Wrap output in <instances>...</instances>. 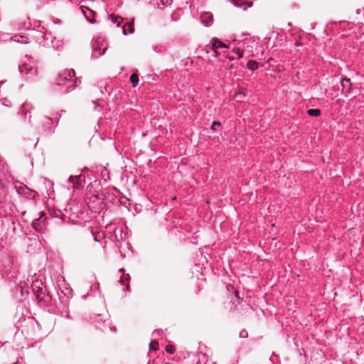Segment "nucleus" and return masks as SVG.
I'll use <instances>...</instances> for the list:
<instances>
[{"instance_id":"2","label":"nucleus","mask_w":364,"mask_h":364,"mask_svg":"<svg viewBox=\"0 0 364 364\" xmlns=\"http://www.w3.org/2000/svg\"><path fill=\"white\" fill-rule=\"evenodd\" d=\"M26 58L28 61L19 65L18 70L26 79L32 80L38 75V69L35 63L31 61V58L27 55Z\"/></svg>"},{"instance_id":"1","label":"nucleus","mask_w":364,"mask_h":364,"mask_svg":"<svg viewBox=\"0 0 364 364\" xmlns=\"http://www.w3.org/2000/svg\"><path fill=\"white\" fill-rule=\"evenodd\" d=\"M80 81L75 77L74 70H65L59 73L55 82L52 85V90L57 93L65 94L77 87Z\"/></svg>"},{"instance_id":"7","label":"nucleus","mask_w":364,"mask_h":364,"mask_svg":"<svg viewBox=\"0 0 364 364\" xmlns=\"http://www.w3.org/2000/svg\"><path fill=\"white\" fill-rule=\"evenodd\" d=\"M80 9L87 21H89L91 23H93L95 22V21L94 19V16L95 15V11H93L92 10H91L84 6H82L80 7Z\"/></svg>"},{"instance_id":"27","label":"nucleus","mask_w":364,"mask_h":364,"mask_svg":"<svg viewBox=\"0 0 364 364\" xmlns=\"http://www.w3.org/2000/svg\"><path fill=\"white\" fill-rule=\"evenodd\" d=\"M161 333V330H155L154 332H153V335L154 336H156V335H159Z\"/></svg>"},{"instance_id":"9","label":"nucleus","mask_w":364,"mask_h":364,"mask_svg":"<svg viewBox=\"0 0 364 364\" xmlns=\"http://www.w3.org/2000/svg\"><path fill=\"white\" fill-rule=\"evenodd\" d=\"M210 46L211 49L214 50L215 55H218V53L217 52L218 48H227L226 45L220 41L218 38H213L210 41Z\"/></svg>"},{"instance_id":"26","label":"nucleus","mask_w":364,"mask_h":364,"mask_svg":"<svg viewBox=\"0 0 364 364\" xmlns=\"http://www.w3.org/2000/svg\"><path fill=\"white\" fill-rule=\"evenodd\" d=\"M93 235H94L95 241H99L100 240L99 236H98L99 233H97V234L93 233Z\"/></svg>"},{"instance_id":"28","label":"nucleus","mask_w":364,"mask_h":364,"mask_svg":"<svg viewBox=\"0 0 364 364\" xmlns=\"http://www.w3.org/2000/svg\"><path fill=\"white\" fill-rule=\"evenodd\" d=\"M129 277L127 276V284H126V285H127V290H128V289H129Z\"/></svg>"},{"instance_id":"12","label":"nucleus","mask_w":364,"mask_h":364,"mask_svg":"<svg viewBox=\"0 0 364 364\" xmlns=\"http://www.w3.org/2000/svg\"><path fill=\"white\" fill-rule=\"evenodd\" d=\"M122 32L124 35L132 34L134 32V19L124 26Z\"/></svg>"},{"instance_id":"8","label":"nucleus","mask_w":364,"mask_h":364,"mask_svg":"<svg viewBox=\"0 0 364 364\" xmlns=\"http://www.w3.org/2000/svg\"><path fill=\"white\" fill-rule=\"evenodd\" d=\"M341 85L342 87V92L345 95H347L348 93L350 92L351 87H352V83L350 82V79L344 77L342 79L341 82Z\"/></svg>"},{"instance_id":"13","label":"nucleus","mask_w":364,"mask_h":364,"mask_svg":"<svg viewBox=\"0 0 364 364\" xmlns=\"http://www.w3.org/2000/svg\"><path fill=\"white\" fill-rule=\"evenodd\" d=\"M13 40L16 42H18L21 43H28V38L26 36H15L13 37Z\"/></svg>"},{"instance_id":"24","label":"nucleus","mask_w":364,"mask_h":364,"mask_svg":"<svg viewBox=\"0 0 364 364\" xmlns=\"http://www.w3.org/2000/svg\"><path fill=\"white\" fill-rule=\"evenodd\" d=\"M220 122H218V121H215V122H213V123L212 124L211 129L215 130V129L216 126H220Z\"/></svg>"},{"instance_id":"30","label":"nucleus","mask_w":364,"mask_h":364,"mask_svg":"<svg viewBox=\"0 0 364 364\" xmlns=\"http://www.w3.org/2000/svg\"><path fill=\"white\" fill-rule=\"evenodd\" d=\"M40 282L38 281H36V282L34 283V285L36 286L38 284H39Z\"/></svg>"},{"instance_id":"29","label":"nucleus","mask_w":364,"mask_h":364,"mask_svg":"<svg viewBox=\"0 0 364 364\" xmlns=\"http://www.w3.org/2000/svg\"><path fill=\"white\" fill-rule=\"evenodd\" d=\"M120 282H122V285H125L124 279L121 278Z\"/></svg>"},{"instance_id":"14","label":"nucleus","mask_w":364,"mask_h":364,"mask_svg":"<svg viewBox=\"0 0 364 364\" xmlns=\"http://www.w3.org/2000/svg\"><path fill=\"white\" fill-rule=\"evenodd\" d=\"M109 18L114 23H116L117 26H119L123 21V19L121 17L116 16L114 15L109 16Z\"/></svg>"},{"instance_id":"6","label":"nucleus","mask_w":364,"mask_h":364,"mask_svg":"<svg viewBox=\"0 0 364 364\" xmlns=\"http://www.w3.org/2000/svg\"><path fill=\"white\" fill-rule=\"evenodd\" d=\"M43 215L44 213H41V216L32 223L33 228L37 232H41L46 228L45 219L42 218Z\"/></svg>"},{"instance_id":"18","label":"nucleus","mask_w":364,"mask_h":364,"mask_svg":"<svg viewBox=\"0 0 364 364\" xmlns=\"http://www.w3.org/2000/svg\"><path fill=\"white\" fill-rule=\"evenodd\" d=\"M245 94L243 92H237L235 95V98L237 100V101H242L243 100V98L245 97Z\"/></svg>"},{"instance_id":"11","label":"nucleus","mask_w":364,"mask_h":364,"mask_svg":"<svg viewBox=\"0 0 364 364\" xmlns=\"http://www.w3.org/2000/svg\"><path fill=\"white\" fill-rule=\"evenodd\" d=\"M68 183H72L74 189H78L82 186L80 176H70L68 179Z\"/></svg>"},{"instance_id":"5","label":"nucleus","mask_w":364,"mask_h":364,"mask_svg":"<svg viewBox=\"0 0 364 364\" xmlns=\"http://www.w3.org/2000/svg\"><path fill=\"white\" fill-rule=\"evenodd\" d=\"M33 109V107L28 102H25L23 104L21 108L18 112V114L21 115L24 119L28 118V123H31V110Z\"/></svg>"},{"instance_id":"15","label":"nucleus","mask_w":364,"mask_h":364,"mask_svg":"<svg viewBox=\"0 0 364 364\" xmlns=\"http://www.w3.org/2000/svg\"><path fill=\"white\" fill-rule=\"evenodd\" d=\"M247 67L251 70H255L258 68V63L255 60H249Z\"/></svg>"},{"instance_id":"20","label":"nucleus","mask_w":364,"mask_h":364,"mask_svg":"<svg viewBox=\"0 0 364 364\" xmlns=\"http://www.w3.org/2000/svg\"><path fill=\"white\" fill-rule=\"evenodd\" d=\"M158 346V342L156 341H152L150 343H149V348L151 349H152L153 350H157V346Z\"/></svg>"},{"instance_id":"16","label":"nucleus","mask_w":364,"mask_h":364,"mask_svg":"<svg viewBox=\"0 0 364 364\" xmlns=\"http://www.w3.org/2000/svg\"><path fill=\"white\" fill-rule=\"evenodd\" d=\"M130 81L133 85V87H136L139 82V77L136 73H133L130 76Z\"/></svg>"},{"instance_id":"23","label":"nucleus","mask_w":364,"mask_h":364,"mask_svg":"<svg viewBox=\"0 0 364 364\" xmlns=\"http://www.w3.org/2000/svg\"><path fill=\"white\" fill-rule=\"evenodd\" d=\"M166 351L170 354H172L174 353V349L171 346L168 345L166 346Z\"/></svg>"},{"instance_id":"3","label":"nucleus","mask_w":364,"mask_h":364,"mask_svg":"<svg viewBox=\"0 0 364 364\" xmlns=\"http://www.w3.org/2000/svg\"><path fill=\"white\" fill-rule=\"evenodd\" d=\"M39 29L34 31L33 37L36 38V41L43 46H47L48 44V41H51L52 36L50 33H46L45 31V28L43 27L41 28L39 25L38 26Z\"/></svg>"},{"instance_id":"19","label":"nucleus","mask_w":364,"mask_h":364,"mask_svg":"<svg viewBox=\"0 0 364 364\" xmlns=\"http://www.w3.org/2000/svg\"><path fill=\"white\" fill-rule=\"evenodd\" d=\"M232 51L238 55V58H240L243 55V52L239 48H234Z\"/></svg>"},{"instance_id":"17","label":"nucleus","mask_w":364,"mask_h":364,"mask_svg":"<svg viewBox=\"0 0 364 364\" xmlns=\"http://www.w3.org/2000/svg\"><path fill=\"white\" fill-rule=\"evenodd\" d=\"M307 114L311 117H318L321 114V110L318 109H310L307 111Z\"/></svg>"},{"instance_id":"4","label":"nucleus","mask_w":364,"mask_h":364,"mask_svg":"<svg viewBox=\"0 0 364 364\" xmlns=\"http://www.w3.org/2000/svg\"><path fill=\"white\" fill-rule=\"evenodd\" d=\"M108 47L107 43L103 39L98 38L92 44V56L99 58L103 55Z\"/></svg>"},{"instance_id":"31","label":"nucleus","mask_w":364,"mask_h":364,"mask_svg":"<svg viewBox=\"0 0 364 364\" xmlns=\"http://www.w3.org/2000/svg\"><path fill=\"white\" fill-rule=\"evenodd\" d=\"M110 329H111L112 331H116L115 328H110Z\"/></svg>"},{"instance_id":"21","label":"nucleus","mask_w":364,"mask_h":364,"mask_svg":"<svg viewBox=\"0 0 364 364\" xmlns=\"http://www.w3.org/2000/svg\"><path fill=\"white\" fill-rule=\"evenodd\" d=\"M248 336V333L246 330H242L240 332V337L245 338Z\"/></svg>"},{"instance_id":"25","label":"nucleus","mask_w":364,"mask_h":364,"mask_svg":"<svg viewBox=\"0 0 364 364\" xmlns=\"http://www.w3.org/2000/svg\"><path fill=\"white\" fill-rule=\"evenodd\" d=\"M53 23H54L55 24L60 25V24H62V23H63V21H62L60 19H59V18H54V19L53 20Z\"/></svg>"},{"instance_id":"22","label":"nucleus","mask_w":364,"mask_h":364,"mask_svg":"<svg viewBox=\"0 0 364 364\" xmlns=\"http://www.w3.org/2000/svg\"><path fill=\"white\" fill-rule=\"evenodd\" d=\"M43 119L47 125H50L53 123V119L50 117H44Z\"/></svg>"},{"instance_id":"10","label":"nucleus","mask_w":364,"mask_h":364,"mask_svg":"<svg viewBox=\"0 0 364 364\" xmlns=\"http://www.w3.org/2000/svg\"><path fill=\"white\" fill-rule=\"evenodd\" d=\"M200 21L205 26H210L213 22V18L210 13L205 12L200 15Z\"/></svg>"}]
</instances>
